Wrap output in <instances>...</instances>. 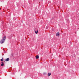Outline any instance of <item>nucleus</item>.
Instances as JSON below:
<instances>
[{"label":"nucleus","instance_id":"nucleus-1","mask_svg":"<svg viewBox=\"0 0 79 79\" xmlns=\"http://www.w3.org/2000/svg\"><path fill=\"white\" fill-rule=\"evenodd\" d=\"M5 39H6V36H4L3 37L1 41V44H3V43L5 42Z\"/></svg>","mask_w":79,"mask_h":79},{"label":"nucleus","instance_id":"nucleus-2","mask_svg":"<svg viewBox=\"0 0 79 79\" xmlns=\"http://www.w3.org/2000/svg\"><path fill=\"white\" fill-rule=\"evenodd\" d=\"M56 36H58V37H59V36H60V33L57 32L56 34Z\"/></svg>","mask_w":79,"mask_h":79},{"label":"nucleus","instance_id":"nucleus-3","mask_svg":"<svg viewBox=\"0 0 79 79\" xmlns=\"http://www.w3.org/2000/svg\"><path fill=\"white\" fill-rule=\"evenodd\" d=\"M9 60H10V59H9V58H7L6 59H5V61H9Z\"/></svg>","mask_w":79,"mask_h":79},{"label":"nucleus","instance_id":"nucleus-4","mask_svg":"<svg viewBox=\"0 0 79 79\" xmlns=\"http://www.w3.org/2000/svg\"><path fill=\"white\" fill-rule=\"evenodd\" d=\"M1 66H4V64H3V62H2V64H1Z\"/></svg>","mask_w":79,"mask_h":79},{"label":"nucleus","instance_id":"nucleus-5","mask_svg":"<svg viewBox=\"0 0 79 79\" xmlns=\"http://www.w3.org/2000/svg\"><path fill=\"white\" fill-rule=\"evenodd\" d=\"M37 31H36L35 30V33H36V34H37V33H38V32L39 31V30H37Z\"/></svg>","mask_w":79,"mask_h":79},{"label":"nucleus","instance_id":"nucleus-6","mask_svg":"<svg viewBox=\"0 0 79 79\" xmlns=\"http://www.w3.org/2000/svg\"><path fill=\"white\" fill-rule=\"evenodd\" d=\"M39 58V56L37 55L36 56V59H38V58Z\"/></svg>","mask_w":79,"mask_h":79},{"label":"nucleus","instance_id":"nucleus-7","mask_svg":"<svg viewBox=\"0 0 79 79\" xmlns=\"http://www.w3.org/2000/svg\"><path fill=\"white\" fill-rule=\"evenodd\" d=\"M51 73H48V76H50L51 75Z\"/></svg>","mask_w":79,"mask_h":79},{"label":"nucleus","instance_id":"nucleus-8","mask_svg":"<svg viewBox=\"0 0 79 79\" xmlns=\"http://www.w3.org/2000/svg\"><path fill=\"white\" fill-rule=\"evenodd\" d=\"M1 61H3V58H2V59H1Z\"/></svg>","mask_w":79,"mask_h":79},{"label":"nucleus","instance_id":"nucleus-9","mask_svg":"<svg viewBox=\"0 0 79 79\" xmlns=\"http://www.w3.org/2000/svg\"><path fill=\"white\" fill-rule=\"evenodd\" d=\"M0 10H1V8H0Z\"/></svg>","mask_w":79,"mask_h":79}]
</instances>
